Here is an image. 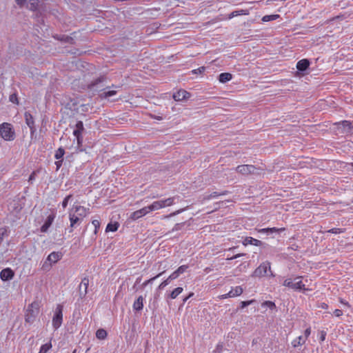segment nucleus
I'll return each mask as SVG.
<instances>
[{"label": "nucleus", "mask_w": 353, "mask_h": 353, "mask_svg": "<svg viewBox=\"0 0 353 353\" xmlns=\"http://www.w3.org/2000/svg\"><path fill=\"white\" fill-rule=\"evenodd\" d=\"M52 348L51 342H48L42 345L40 347L39 353H47Z\"/></svg>", "instance_id": "31"}, {"label": "nucleus", "mask_w": 353, "mask_h": 353, "mask_svg": "<svg viewBox=\"0 0 353 353\" xmlns=\"http://www.w3.org/2000/svg\"><path fill=\"white\" fill-rule=\"evenodd\" d=\"M182 210H178L172 214H171L170 216H173V215H175V214H179Z\"/></svg>", "instance_id": "61"}, {"label": "nucleus", "mask_w": 353, "mask_h": 353, "mask_svg": "<svg viewBox=\"0 0 353 353\" xmlns=\"http://www.w3.org/2000/svg\"><path fill=\"white\" fill-rule=\"evenodd\" d=\"M89 285V279L88 277H84L82 279L81 282L79 285V290L80 291L83 289V292H81V294H83V295H85L88 292V288Z\"/></svg>", "instance_id": "20"}, {"label": "nucleus", "mask_w": 353, "mask_h": 353, "mask_svg": "<svg viewBox=\"0 0 353 353\" xmlns=\"http://www.w3.org/2000/svg\"><path fill=\"white\" fill-rule=\"evenodd\" d=\"M320 307L322 308V309H327L328 308V305L327 304L325 303H322L320 305Z\"/></svg>", "instance_id": "59"}, {"label": "nucleus", "mask_w": 353, "mask_h": 353, "mask_svg": "<svg viewBox=\"0 0 353 353\" xmlns=\"http://www.w3.org/2000/svg\"><path fill=\"white\" fill-rule=\"evenodd\" d=\"M161 269H162V271L165 269L166 270V265L163 266V267H161Z\"/></svg>", "instance_id": "64"}, {"label": "nucleus", "mask_w": 353, "mask_h": 353, "mask_svg": "<svg viewBox=\"0 0 353 353\" xmlns=\"http://www.w3.org/2000/svg\"><path fill=\"white\" fill-rule=\"evenodd\" d=\"M148 214H149V212H148L147 207L145 206V207L142 208L141 209H139L138 210L133 212L130 214V219H132L133 221H136V220L145 216Z\"/></svg>", "instance_id": "8"}, {"label": "nucleus", "mask_w": 353, "mask_h": 353, "mask_svg": "<svg viewBox=\"0 0 353 353\" xmlns=\"http://www.w3.org/2000/svg\"><path fill=\"white\" fill-rule=\"evenodd\" d=\"M339 301L340 303H341L342 304H343L344 305H346L347 307H350V305L349 304V303L345 300H343V299H339Z\"/></svg>", "instance_id": "56"}, {"label": "nucleus", "mask_w": 353, "mask_h": 353, "mask_svg": "<svg viewBox=\"0 0 353 353\" xmlns=\"http://www.w3.org/2000/svg\"><path fill=\"white\" fill-rule=\"evenodd\" d=\"M107 335L108 333L106 330L102 328L97 330L96 332V337L100 340L105 339L107 337Z\"/></svg>", "instance_id": "29"}, {"label": "nucleus", "mask_w": 353, "mask_h": 353, "mask_svg": "<svg viewBox=\"0 0 353 353\" xmlns=\"http://www.w3.org/2000/svg\"><path fill=\"white\" fill-rule=\"evenodd\" d=\"M268 271L270 273V276L274 277V274L271 271L270 263L269 261H265L255 269L254 275L258 277L265 276L268 274Z\"/></svg>", "instance_id": "6"}, {"label": "nucleus", "mask_w": 353, "mask_h": 353, "mask_svg": "<svg viewBox=\"0 0 353 353\" xmlns=\"http://www.w3.org/2000/svg\"><path fill=\"white\" fill-rule=\"evenodd\" d=\"M263 305L269 307L270 309H273L275 307L274 303H273L272 301H266L263 302Z\"/></svg>", "instance_id": "47"}, {"label": "nucleus", "mask_w": 353, "mask_h": 353, "mask_svg": "<svg viewBox=\"0 0 353 353\" xmlns=\"http://www.w3.org/2000/svg\"><path fill=\"white\" fill-rule=\"evenodd\" d=\"M345 232L344 228H332L329 230H327V232L332 233V234H341Z\"/></svg>", "instance_id": "39"}, {"label": "nucleus", "mask_w": 353, "mask_h": 353, "mask_svg": "<svg viewBox=\"0 0 353 353\" xmlns=\"http://www.w3.org/2000/svg\"><path fill=\"white\" fill-rule=\"evenodd\" d=\"M223 350V343H219L214 350V353H221Z\"/></svg>", "instance_id": "41"}, {"label": "nucleus", "mask_w": 353, "mask_h": 353, "mask_svg": "<svg viewBox=\"0 0 353 353\" xmlns=\"http://www.w3.org/2000/svg\"><path fill=\"white\" fill-rule=\"evenodd\" d=\"M117 93V91L115 90H110V91H107V92H103L101 97H103V98H108L110 97H112L113 95H115Z\"/></svg>", "instance_id": "38"}, {"label": "nucleus", "mask_w": 353, "mask_h": 353, "mask_svg": "<svg viewBox=\"0 0 353 353\" xmlns=\"http://www.w3.org/2000/svg\"><path fill=\"white\" fill-rule=\"evenodd\" d=\"M219 194H217V192H214L211 195H210V197H216L217 196H219Z\"/></svg>", "instance_id": "60"}, {"label": "nucleus", "mask_w": 353, "mask_h": 353, "mask_svg": "<svg viewBox=\"0 0 353 353\" xmlns=\"http://www.w3.org/2000/svg\"><path fill=\"white\" fill-rule=\"evenodd\" d=\"M63 305L62 304H57L53 312V316L52 319V325L53 328L56 330L59 328L63 323Z\"/></svg>", "instance_id": "5"}, {"label": "nucleus", "mask_w": 353, "mask_h": 353, "mask_svg": "<svg viewBox=\"0 0 353 353\" xmlns=\"http://www.w3.org/2000/svg\"><path fill=\"white\" fill-rule=\"evenodd\" d=\"M311 334V327H308L305 331H304V338L307 340V338L310 336Z\"/></svg>", "instance_id": "48"}, {"label": "nucleus", "mask_w": 353, "mask_h": 353, "mask_svg": "<svg viewBox=\"0 0 353 353\" xmlns=\"http://www.w3.org/2000/svg\"><path fill=\"white\" fill-rule=\"evenodd\" d=\"M254 301H255L254 299H252V300H250V301H241V308H244V307L250 305V304L253 303Z\"/></svg>", "instance_id": "45"}, {"label": "nucleus", "mask_w": 353, "mask_h": 353, "mask_svg": "<svg viewBox=\"0 0 353 353\" xmlns=\"http://www.w3.org/2000/svg\"><path fill=\"white\" fill-rule=\"evenodd\" d=\"M72 198V195L69 194L67 196L65 197L63 201L61 203V205L63 208H65L68 206L69 200Z\"/></svg>", "instance_id": "44"}, {"label": "nucleus", "mask_w": 353, "mask_h": 353, "mask_svg": "<svg viewBox=\"0 0 353 353\" xmlns=\"http://www.w3.org/2000/svg\"><path fill=\"white\" fill-rule=\"evenodd\" d=\"M302 279V276H296L294 280L287 279L284 281L283 285L296 291L309 290L308 288H305V285L303 283Z\"/></svg>", "instance_id": "3"}, {"label": "nucleus", "mask_w": 353, "mask_h": 353, "mask_svg": "<svg viewBox=\"0 0 353 353\" xmlns=\"http://www.w3.org/2000/svg\"><path fill=\"white\" fill-rule=\"evenodd\" d=\"M310 65V61L303 59L299 61L296 63V68L300 71H305Z\"/></svg>", "instance_id": "17"}, {"label": "nucleus", "mask_w": 353, "mask_h": 353, "mask_svg": "<svg viewBox=\"0 0 353 353\" xmlns=\"http://www.w3.org/2000/svg\"><path fill=\"white\" fill-rule=\"evenodd\" d=\"M65 154V150L63 148H59L55 151L54 158L57 160L63 159Z\"/></svg>", "instance_id": "32"}, {"label": "nucleus", "mask_w": 353, "mask_h": 353, "mask_svg": "<svg viewBox=\"0 0 353 353\" xmlns=\"http://www.w3.org/2000/svg\"><path fill=\"white\" fill-rule=\"evenodd\" d=\"M101 80L100 79H98L97 80H96L95 82L94 83H92L91 84H90L88 85V88L90 90H92V91H100V90H102L103 88L101 86L100 87H98V84L101 83Z\"/></svg>", "instance_id": "27"}, {"label": "nucleus", "mask_w": 353, "mask_h": 353, "mask_svg": "<svg viewBox=\"0 0 353 353\" xmlns=\"http://www.w3.org/2000/svg\"><path fill=\"white\" fill-rule=\"evenodd\" d=\"M172 279H169V276H168L165 280H164L163 281H162L160 283V285H159V289H163L165 286H167L170 283V281Z\"/></svg>", "instance_id": "42"}, {"label": "nucleus", "mask_w": 353, "mask_h": 353, "mask_svg": "<svg viewBox=\"0 0 353 353\" xmlns=\"http://www.w3.org/2000/svg\"><path fill=\"white\" fill-rule=\"evenodd\" d=\"M26 123L28 125V126L30 128L31 133H34L35 131V126H34V121L32 115L28 112H26L24 114Z\"/></svg>", "instance_id": "11"}, {"label": "nucleus", "mask_w": 353, "mask_h": 353, "mask_svg": "<svg viewBox=\"0 0 353 353\" xmlns=\"http://www.w3.org/2000/svg\"><path fill=\"white\" fill-rule=\"evenodd\" d=\"M158 264H159V270L161 269V266L163 264V262H159Z\"/></svg>", "instance_id": "62"}, {"label": "nucleus", "mask_w": 353, "mask_h": 353, "mask_svg": "<svg viewBox=\"0 0 353 353\" xmlns=\"http://www.w3.org/2000/svg\"><path fill=\"white\" fill-rule=\"evenodd\" d=\"M9 100H10V101H11L13 103H15V104L19 103L17 94L15 93H14L10 96Z\"/></svg>", "instance_id": "43"}, {"label": "nucleus", "mask_w": 353, "mask_h": 353, "mask_svg": "<svg viewBox=\"0 0 353 353\" xmlns=\"http://www.w3.org/2000/svg\"><path fill=\"white\" fill-rule=\"evenodd\" d=\"M9 231L8 230V228L4 227L0 228V244L3 241L4 237L8 236Z\"/></svg>", "instance_id": "33"}, {"label": "nucleus", "mask_w": 353, "mask_h": 353, "mask_svg": "<svg viewBox=\"0 0 353 353\" xmlns=\"http://www.w3.org/2000/svg\"><path fill=\"white\" fill-rule=\"evenodd\" d=\"M190 94L185 90H179L173 94V98L176 101H183L190 98Z\"/></svg>", "instance_id": "10"}, {"label": "nucleus", "mask_w": 353, "mask_h": 353, "mask_svg": "<svg viewBox=\"0 0 353 353\" xmlns=\"http://www.w3.org/2000/svg\"><path fill=\"white\" fill-rule=\"evenodd\" d=\"M55 219V214L53 212L48 215L44 224L41 227V232H46Z\"/></svg>", "instance_id": "12"}, {"label": "nucleus", "mask_w": 353, "mask_h": 353, "mask_svg": "<svg viewBox=\"0 0 353 353\" xmlns=\"http://www.w3.org/2000/svg\"><path fill=\"white\" fill-rule=\"evenodd\" d=\"M15 1L19 7H22L24 6L26 0H15Z\"/></svg>", "instance_id": "54"}, {"label": "nucleus", "mask_w": 353, "mask_h": 353, "mask_svg": "<svg viewBox=\"0 0 353 353\" xmlns=\"http://www.w3.org/2000/svg\"><path fill=\"white\" fill-rule=\"evenodd\" d=\"M86 215L87 209L85 207L80 205H74L69 211L70 227H74V225L81 222Z\"/></svg>", "instance_id": "1"}, {"label": "nucleus", "mask_w": 353, "mask_h": 353, "mask_svg": "<svg viewBox=\"0 0 353 353\" xmlns=\"http://www.w3.org/2000/svg\"><path fill=\"white\" fill-rule=\"evenodd\" d=\"M325 336H326V332L325 331H321V332L320 341L321 342L324 341L325 340Z\"/></svg>", "instance_id": "53"}, {"label": "nucleus", "mask_w": 353, "mask_h": 353, "mask_svg": "<svg viewBox=\"0 0 353 353\" xmlns=\"http://www.w3.org/2000/svg\"><path fill=\"white\" fill-rule=\"evenodd\" d=\"M175 197H170L166 199L161 200V204L163 205V208L165 207H169L174 204Z\"/></svg>", "instance_id": "28"}, {"label": "nucleus", "mask_w": 353, "mask_h": 353, "mask_svg": "<svg viewBox=\"0 0 353 353\" xmlns=\"http://www.w3.org/2000/svg\"><path fill=\"white\" fill-rule=\"evenodd\" d=\"M141 277H139V278H138V279H137V281H136V282H137V283H139V282H140V281H141Z\"/></svg>", "instance_id": "63"}, {"label": "nucleus", "mask_w": 353, "mask_h": 353, "mask_svg": "<svg viewBox=\"0 0 353 353\" xmlns=\"http://www.w3.org/2000/svg\"><path fill=\"white\" fill-rule=\"evenodd\" d=\"M62 163H63V159L58 160V161H55L57 170H59L60 169V168L62 166Z\"/></svg>", "instance_id": "51"}, {"label": "nucleus", "mask_w": 353, "mask_h": 353, "mask_svg": "<svg viewBox=\"0 0 353 353\" xmlns=\"http://www.w3.org/2000/svg\"><path fill=\"white\" fill-rule=\"evenodd\" d=\"M194 295V293L193 292H190L188 296H187L186 297H185L183 299V303H185L190 297H192V296Z\"/></svg>", "instance_id": "57"}, {"label": "nucleus", "mask_w": 353, "mask_h": 353, "mask_svg": "<svg viewBox=\"0 0 353 353\" xmlns=\"http://www.w3.org/2000/svg\"><path fill=\"white\" fill-rule=\"evenodd\" d=\"M14 276V273L10 268L2 270L0 272V278L2 281H6L12 279Z\"/></svg>", "instance_id": "9"}, {"label": "nucleus", "mask_w": 353, "mask_h": 353, "mask_svg": "<svg viewBox=\"0 0 353 353\" xmlns=\"http://www.w3.org/2000/svg\"><path fill=\"white\" fill-rule=\"evenodd\" d=\"M205 70V68L204 66H201V67H199L197 69L193 70L192 71V72L193 74H201V73L204 72Z\"/></svg>", "instance_id": "46"}, {"label": "nucleus", "mask_w": 353, "mask_h": 353, "mask_svg": "<svg viewBox=\"0 0 353 353\" xmlns=\"http://www.w3.org/2000/svg\"><path fill=\"white\" fill-rule=\"evenodd\" d=\"M256 169L252 165H241L236 168L238 172L245 175L254 173Z\"/></svg>", "instance_id": "7"}, {"label": "nucleus", "mask_w": 353, "mask_h": 353, "mask_svg": "<svg viewBox=\"0 0 353 353\" xmlns=\"http://www.w3.org/2000/svg\"><path fill=\"white\" fill-rule=\"evenodd\" d=\"M39 313V303L38 301H33L27 307L25 313V321L28 323H32L34 321L37 316Z\"/></svg>", "instance_id": "2"}, {"label": "nucleus", "mask_w": 353, "mask_h": 353, "mask_svg": "<svg viewBox=\"0 0 353 353\" xmlns=\"http://www.w3.org/2000/svg\"><path fill=\"white\" fill-rule=\"evenodd\" d=\"M146 207L148 210L149 213L152 211L158 210L163 208V205L161 204V200L154 201L150 205H149Z\"/></svg>", "instance_id": "18"}, {"label": "nucleus", "mask_w": 353, "mask_h": 353, "mask_svg": "<svg viewBox=\"0 0 353 353\" xmlns=\"http://www.w3.org/2000/svg\"><path fill=\"white\" fill-rule=\"evenodd\" d=\"M74 137L77 139L78 145L79 146L81 145V144L83 143V137H82V135L74 136Z\"/></svg>", "instance_id": "50"}, {"label": "nucleus", "mask_w": 353, "mask_h": 353, "mask_svg": "<svg viewBox=\"0 0 353 353\" xmlns=\"http://www.w3.org/2000/svg\"><path fill=\"white\" fill-rule=\"evenodd\" d=\"M248 14V11L246 10H236V11L232 12L230 14L229 18L231 19L234 17H236V16L241 15V14Z\"/></svg>", "instance_id": "35"}, {"label": "nucleus", "mask_w": 353, "mask_h": 353, "mask_svg": "<svg viewBox=\"0 0 353 353\" xmlns=\"http://www.w3.org/2000/svg\"><path fill=\"white\" fill-rule=\"evenodd\" d=\"M83 130V123L81 121H79L75 125V129L73 131V134L74 136L82 135Z\"/></svg>", "instance_id": "21"}, {"label": "nucleus", "mask_w": 353, "mask_h": 353, "mask_svg": "<svg viewBox=\"0 0 353 353\" xmlns=\"http://www.w3.org/2000/svg\"><path fill=\"white\" fill-rule=\"evenodd\" d=\"M92 223L94 227V234H97L100 228V221L98 219H94L92 220Z\"/></svg>", "instance_id": "40"}, {"label": "nucleus", "mask_w": 353, "mask_h": 353, "mask_svg": "<svg viewBox=\"0 0 353 353\" xmlns=\"http://www.w3.org/2000/svg\"><path fill=\"white\" fill-rule=\"evenodd\" d=\"M341 124L343 128L348 130L350 132H353V121H343Z\"/></svg>", "instance_id": "30"}, {"label": "nucleus", "mask_w": 353, "mask_h": 353, "mask_svg": "<svg viewBox=\"0 0 353 353\" xmlns=\"http://www.w3.org/2000/svg\"><path fill=\"white\" fill-rule=\"evenodd\" d=\"M285 228H267L257 230V232L259 233H268V232H277L284 231Z\"/></svg>", "instance_id": "24"}, {"label": "nucleus", "mask_w": 353, "mask_h": 353, "mask_svg": "<svg viewBox=\"0 0 353 353\" xmlns=\"http://www.w3.org/2000/svg\"><path fill=\"white\" fill-rule=\"evenodd\" d=\"M243 255H244V254H236V255H234V256H232L230 258H228L227 259L228 260H233L234 259H237V258H239L240 256H242Z\"/></svg>", "instance_id": "55"}, {"label": "nucleus", "mask_w": 353, "mask_h": 353, "mask_svg": "<svg viewBox=\"0 0 353 353\" xmlns=\"http://www.w3.org/2000/svg\"><path fill=\"white\" fill-rule=\"evenodd\" d=\"M165 270L164 269L163 271H161V272H159L157 275H156L155 276L148 279V280H146L145 281L143 284H142V286L143 287H145L149 283H151L153 281H154L156 279L159 278V276H161L163 273H165Z\"/></svg>", "instance_id": "34"}, {"label": "nucleus", "mask_w": 353, "mask_h": 353, "mask_svg": "<svg viewBox=\"0 0 353 353\" xmlns=\"http://www.w3.org/2000/svg\"><path fill=\"white\" fill-rule=\"evenodd\" d=\"M243 290L241 286H236L235 288H232V290L228 293V296L230 297H236L240 296L243 294Z\"/></svg>", "instance_id": "19"}, {"label": "nucleus", "mask_w": 353, "mask_h": 353, "mask_svg": "<svg viewBox=\"0 0 353 353\" xmlns=\"http://www.w3.org/2000/svg\"><path fill=\"white\" fill-rule=\"evenodd\" d=\"M0 136L5 141H12L15 138V132L12 125L9 123H3L0 125Z\"/></svg>", "instance_id": "4"}, {"label": "nucleus", "mask_w": 353, "mask_h": 353, "mask_svg": "<svg viewBox=\"0 0 353 353\" xmlns=\"http://www.w3.org/2000/svg\"><path fill=\"white\" fill-rule=\"evenodd\" d=\"M305 341L306 339L304 337H303L302 336H299L297 338L292 340V345L296 348L303 345L305 343Z\"/></svg>", "instance_id": "23"}, {"label": "nucleus", "mask_w": 353, "mask_h": 353, "mask_svg": "<svg viewBox=\"0 0 353 353\" xmlns=\"http://www.w3.org/2000/svg\"><path fill=\"white\" fill-rule=\"evenodd\" d=\"M36 172L33 171L29 176V182H32L35 179Z\"/></svg>", "instance_id": "52"}, {"label": "nucleus", "mask_w": 353, "mask_h": 353, "mask_svg": "<svg viewBox=\"0 0 353 353\" xmlns=\"http://www.w3.org/2000/svg\"><path fill=\"white\" fill-rule=\"evenodd\" d=\"M133 310L135 311H140L143 307V298L142 296H139L133 303Z\"/></svg>", "instance_id": "16"}, {"label": "nucleus", "mask_w": 353, "mask_h": 353, "mask_svg": "<svg viewBox=\"0 0 353 353\" xmlns=\"http://www.w3.org/2000/svg\"><path fill=\"white\" fill-rule=\"evenodd\" d=\"M279 17V14L265 15L262 18V21L267 22L272 20H275Z\"/></svg>", "instance_id": "36"}, {"label": "nucleus", "mask_w": 353, "mask_h": 353, "mask_svg": "<svg viewBox=\"0 0 353 353\" xmlns=\"http://www.w3.org/2000/svg\"><path fill=\"white\" fill-rule=\"evenodd\" d=\"M188 268V266L186 265H181L179 266L174 272H172L170 276H169V279H176L178 278V276L184 273L187 269Z\"/></svg>", "instance_id": "14"}, {"label": "nucleus", "mask_w": 353, "mask_h": 353, "mask_svg": "<svg viewBox=\"0 0 353 353\" xmlns=\"http://www.w3.org/2000/svg\"><path fill=\"white\" fill-rule=\"evenodd\" d=\"M219 298L220 299H228V298H231L230 296H228V293L227 294H222V295H220L219 296Z\"/></svg>", "instance_id": "58"}, {"label": "nucleus", "mask_w": 353, "mask_h": 353, "mask_svg": "<svg viewBox=\"0 0 353 353\" xmlns=\"http://www.w3.org/2000/svg\"><path fill=\"white\" fill-rule=\"evenodd\" d=\"M243 244L245 246L248 245H253L255 246H261L262 245V242L258 239H254L251 236H247L243 241Z\"/></svg>", "instance_id": "15"}, {"label": "nucleus", "mask_w": 353, "mask_h": 353, "mask_svg": "<svg viewBox=\"0 0 353 353\" xmlns=\"http://www.w3.org/2000/svg\"><path fill=\"white\" fill-rule=\"evenodd\" d=\"M62 254L59 252H51L47 258V261H48L51 264H54L57 263L62 258Z\"/></svg>", "instance_id": "13"}, {"label": "nucleus", "mask_w": 353, "mask_h": 353, "mask_svg": "<svg viewBox=\"0 0 353 353\" xmlns=\"http://www.w3.org/2000/svg\"><path fill=\"white\" fill-rule=\"evenodd\" d=\"M334 314L336 317H340V316H341L343 315V312H342V310H341L339 309H336L334 311Z\"/></svg>", "instance_id": "49"}, {"label": "nucleus", "mask_w": 353, "mask_h": 353, "mask_svg": "<svg viewBox=\"0 0 353 353\" xmlns=\"http://www.w3.org/2000/svg\"><path fill=\"white\" fill-rule=\"evenodd\" d=\"M119 227V223L117 221L109 223L105 228V232H116Z\"/></svg>", "instance_id": "26"}, {"label": "nucleus", "mask_w": 353, "mask_h": 353, "mask_svg": "<svg viewBox=\"0 0 353 353\" xmlns=\"http://www.w3.org/2000/svg\"><path fill=\"white\" fill-rule=\"evenodd\" d=\"M232 78V75L228 72H223L219 74V80L221 83H226L230 81Z\"/></svg>", "instance_id": "25"}, {"label": "nucleus", "mask_w": 353, "mask_h": 353, "mask_svg": "<svg viewBox=\"0 0 353 353\" xmlns=\"http://www.w3.org/2000/svg\"><path fill=\"white\" fill-rule=\"evenodd\" d=\"M38 0H30L29 9L31 10H36L38 6Z\"/></svg>", "instance_id": "37"}, {"label": "nucleus", "mask_w": 353, "mask_h": 353, "mask_svg": "<svg viewBox=\"0 0 353 353\" xmlns=\"http://www.w3.org/2000/svg\"><path fill=\"white\" fill-rule=\"evenodd\" d=\"M183 291V288L181 287H177L174 288L169 295H168V299H175L177 296L181 294Z\"/></svg>", "instance_id": "22"}]
</instances>
